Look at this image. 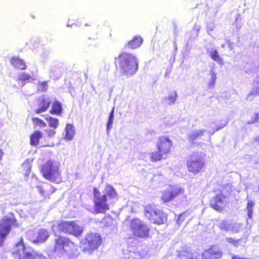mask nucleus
<instances>
[{
    "label": "nucleus",
    "mask_w": 259,
    "mask_h": 259,
    "mask_svg": "<svg viewBox=\"0 0 259 259\" xmlns=\"http://www.w3.org/2000/svg\"><path fill=\"white\" fill-rule=\"evenodd\" d=\"M102 243L101 236L97 233L88 234L80 242V247L83 251L92 253Z\"/></svg>",
    "instance_id": "nucleus-8"
},
{
    "label": "nucleus",
    "mask_w": 259,
    "mask_h": 259,
    "mask_svg": "<svg viewBox=\"0 0 259 259\" xmlns=\"http://www.w3.org/2000/svg\"><path fill=\"white\" fill-rule=\"evenodd\" d=\"M47 85L48 84L46 81L42 82L38 85V90L40 92H44L46 91Z\"/></svg>",
    "instance_id": "nucleus-39"
},
{
    "label": "nucleus",
    "mask_w": 259,
    "mask_h": 259,
    "mask_svg": "<svg viewBox=\"0 0 259 259\" xmlns=\"http://www.w3.org/2000/svg\"><path fill=\"white\" fill-rule=\"evenodd\" d=\"M166 154H163L162 153L159 152V150L158 152H153L151 154V159L152 161H156L160 160L162 158H165Z\"/></svg>",
    "instance_id": "nucleus-30"
},
{
    "label": "nucleus",
    "mask_w": 259,
    "mask_h": 259,
    "mask_svg": "<svg viewBox=\"0 0 259 259\" xmlns=\"http://www.w3.org/2000/svg\"><path fill=\"white\" fill-rule=\"evenodd\" d=\"M214 132H215V131L213 132L212 133L210 134V135L213 134Z\"/></svg>",
    "instance_id": "nucleus-52"
},
{
    "label": "nucleus",
    "mask_w": 259,
    "mask_h": 259,
    "mask_svg": "<svg viewBox=\"0 0 259 259\" xmlns=\"http://www.w3.org/2000/svg\"><path fill=\"white\" fill-rule=\"evenodd\" d=\"M214 65L215 64H213V65L211 66H210L211 69H212V70H213V68H214Z\"/></svg>",
    "instance_id": "nucleus-48"
},
{
    "label": "nucleus",
    "mask_w": 259,
    "mask_h": 259,
    "mask_svg": "<svg viewBox=\"0 0 259 259\" xmlns=\"http://www.w3.org/2000/svg\"><path fill=\"white\" fill-rule=\"evenodd\" d=\"M221 256L222 252L217 246H213L202 254L191 252L186 245L181 246L177 250V259H218Z\"/></svg>",
    "instance_id": "nucleus-1"
},
{
    "label": "nucleus",
    "mask_w": 259,
    "mask_h": 259,
    "mask_svg": "<svg viewBox=\"0 0 259 259\" xmlns=\"http://www.w3.org/2000/svg\"><path fill=\"white\" fill-rule=\"evenodd\" d=\"M184 215L185 214H181L180 215L177 219V222L179 224H181L184 220Z\"/></svg>",
    "instance_id": "nucleus-42"
},
{
    "label": "nucleus",
    "mask_w": 259,
    "mask_h": 259,
    "mask_svg": "<svg viewBox=\"0 0 259 259\" xmlns=\"http://www.w3.org/2000/svg\"><path fill=\"white\" fill-rule=\"evenodd\" d=\"M71 26V25H70V24L68 23V24H67V26H68V27H70V26Z\"/></svg>",
    "instance_id": "nucleus-51"
},
{
    "label": "nucleus",
    "mask_w": 259,
    "mask_h": 259,
    "mask_svg": "<svg viewBox=\"0 0 259 259\" xmlns=\"http://www.w3.org/2000/svg\"><path fill=\"white\" fill-rule=\"evenodd\" d=\"M16 253L19 259H31L36 257V253L30 248H26L23 242H19L16 246Z\"/></svg>",
    "instance_id": "nucleus-12"
},
{
    "label": "nucleus",
    "mask_w": 259,
    "mask_h": 259,
    "mask_svg": "<svg viewBox=\"0 0 259 259\" xmlns=\"http://www.w3.org/2000/svg\"><path fill=\"white\" fill-rule=\"evenodd\" d=\"M243 226V224L242 223H233L231 222L230 231L235 233H239L242 230Z\"/></svg>",
    "instance_id": "nucleus-31"
},
{
    "label": "nucleus",
    "mask_w": 259,
    "mask_h": 259,
    "mask_svg": "<svg viewBox=\"0 0 259 259\" xmlns=\"http://www.w3.org/2000/svg\"><path fill=\"white\" fill-rule=\"evenodd\" d=\"M171 145V141L167 137H160L157 142L158 149L163 154H166L168 153Z\"/></svg>",
    "instance_id": "nucleus-13"
},
{
    "label": "nucleus",
    "mask_w": 259,
    "mask_h": 259,
    "mask_svg": "<svg viewBox=\"0 0 259 259\" xmlns=\"http://www.w3.org/2000/svg\"><path fill=\"white\" fill-rule=\"evenodd\" d=\"M36 189L37 190V191L40 193V194L42 195V196H44L45 195V192L44 191L42 187H40V186H37L36 187Z\"/></svg>",
    "instance_id": "nucleus-44"
},
{
    "label": "nucleus",
    "mask_w": 259,
    "mask_h": 259,
    "mask_svg": "<svg viewBox=\"0 0 259 259\" xmlns=\"http://www.w3.org/2000/svg\"><path fill=\"white\" fill-rule=\"evenodd\" d=\"M114 108H113L111 111L110 112L109 114V116L108 117V122L106 125V132L107 134L108 135H109L110 130L111 129L112 127V124L113 123V120H114Z\"/></svg>",
    "instance_id": "nucleus-25"
},
{
    "label": "nucleus",
    "mask_w": 259,
    "mask_h": 259,
    "mask_svg": "<svg viewBox=\"0 0 259 259\" xmlns=\"http://www.w3.org/2000/svg\"><path fill=\"white\" fill-rule=\"evenodd\" d=\"M131 227L135 236L146 238L148 236L150 229L139 219H134L131 224Z\"/></svg>",
    "instance_id": "nucleus-11"
},
{
    "label": "nucleus",
    "mask_w": 259,
    "mask_h": 259,
    "mask_svg": "<svg viewBox=\"0 0 259 259\" xmlns=\"http://www.w3.org/2000/svg\"><path fill=\"white\" fill-rule=\"evenodd\" d=\"M259 95V74L256 76L254 83L253 88L252 91L248 94L247 99H249L250 96H256Z\"/></svg>",
    "instance_id": "nucleus-22"
},
{
    "label": "nucleus",
    "mask_w": 259,
    "mask_h": 259,
    "mask_svg": "<svg viewBox=\"0 0 259 259\" xmlns=\"http://www.w3.org/2000/svg\"><path fill=\"white\" fill-rule=\"evenodd\" d=\"M253 203L251 201H249L247 203V215L249 219H251L252 217V208Z\"/></svg>",
    "instance_id": "nucleus-36"
},
{
    "label": "nucleus",
    "mask_w": 259,
    "mask_h": 259,
    "mask_svg": "<svg viewBox=\"0 0 259 259\" xmlns=\"http://www.w3.org/2000/svg\"><path fill=\"white\" fill-rule=\"evenodd\" d=\"M62 111L61 104L57 100L53 102L50 113L52 114L60 115Z\"/></svg>",
    "instance_id": "nucleus-19"
},
{
    "label": "nucleus",
    "mask_w": 259,
    "mask_h": 259,
    "mask_svg": "<svg viewBox=\"0 0 259 259\" xmlns=\"http://www.w3.org/2000/svg\"><path fill=\"white\" fill-rule=\"evenodd\" d=\"M23 172L25 176H28L30 172L31 165L29 161L27 159L21 165Z\"/></svg>",
    "instance_id": "nucleus-32"
},
{
    "label": "nucleus",
    "mask_w": 259,
    "mask_h": 259,
    "mask_svg": "<svg viewBox=\"0 0 259 259\" xmlns=\"http://www.w3.org/2000/svg\"><path fill=\"white\" fill-rule=\"evenodd\" d=\"M187 164L188 170L196 175L203 170L204 160L201 154L193 152L188 156Z\"/></svg>",
    "instance_id": "nucleus-9"
},
{
    "label": "nucleus",
    "mask_w": 259,
    "mask_h": 259,
    "mask_svg": "<svg viewBox=\"0 0 259 259\" xmlns=\"http://www.w3.org/2000/svg\"><path fill=\"white\" fill-rule=\"evenodd\" d=\"M146 217L152 223L158 225L164 223L166 220V215L155 205L148 204L145 207Z\"/></svg>",
    "instance_id": "nucleus-6"
},
{
    "label": "nucleus",
    "mask_w": 259,
    "mask_h": 259,
    "mask_svg": "<svg viewBox=\"0 0 259 259\" xmlns=\"http://www.w3.org/2000/svg\"><path fill=\"white\" fill-rule=\"evenodd\" d=\"M232 259H250V258H248V257H240L238 255H233L232 256Z\"/></svg>",
    "instance_id": "nucleus-45"
},
{
    "label": "nucleus",
    "mask_w": 259,
    "mask_h": 259,
    "mask_svg": "<svg viewBox=\"0 0 259 259\" xmlns=\"http://www.w3.org/2000/svg\"><path fill=\"white\" fill-rule=\"evenodd\" d=\"M46 119L48 121V124L50 127H53L54 129L58 127L59 125V120L58 119L51 116H48L46 118Z\"/></svg>",
    "instance_id": "nucleus-33"
},
{
    "label": "nucleus",
    "mask_w": 259,
    "mask_h": 259,
    "mask_svg": "<svg viewBox=\"0 0 259 259\" xmlns=\"http://www.w3.org/2000/svg\"><path fill=\"white\" fill-rule=\"evenodd\" d=\"M225 197L222 194L217 195L210 201V206L218 211H221L225 206Z\"/></svg>",
    "instance_id": "nucleus-14"
},
{
    "label": "nucleus",
    "mask_w": 259,
    "mask_h": 259,
    "mask_svg": "<svg viewBox=\"0 0 259 259\" xmlns=\"http://www.w3.org/2000/svg\"><path fill=\"white\" fill-rule=\"evenodd\" d=\"M49 137L53 136L55 134V131L54 130L49 129L45 131Z\"/></svg>",
    "instance_id": "nucleus-43"
},
{
    "label": "nucleus",
    "mask_w": 259,
    "mask_h": 259,
    "mask_svg": "<svg viewBox=\"0 0 259 259\" xmlns=\"http://www.w3.org/2000/svg\"><path fill=\"white\" fill-rule=\"evenodd\" d=\"M16 220L13 213L5 216L0 221V246H2L13 225H16Z\"/></svg>",
    "instance_id": "nucleus-10"
},
{
    "label": "nucleus",
    "mask_w": 259,
    "mask_h": 259,
    "mask_svg": "<svg viewBox=\"0 0 259 259\" xmlns=\"http://www.w3.org/2000/svg\"><path fill=\"white\" fill-rule=\"evenodd\" d=\"M55 252L61 255L66 254L70 256H77L79 254L78 246L69 239L64 237L56 239Z\"/></svg>",
    "instance_id": "nucleus-4"
},
{
    "label": "nucleus",
    "mask_w": 259,
    "mask_h": 259,
    "mask_svg": "<svg viewBox=\"0 0 259 259\" xmlns=\"http://www.w3.org/2000/svg\"><path fill=\"white\" fill-rule=\"evenodd\" d=\"M31 76L26 72H22L19 75L18 79L21 81H28L29 80Z\"/></svg>",
    "instance_id": "nucleus-37"
},
{
    "label": "nucleus",
    "mask_w": 259,
    "mask_h": 259,
    "mask_svg": "<svg viewBox=\"0 0 259 259\" xmlns=\"http://www.w3.org/2000/svg\"><path fill=\"white\" fill-rule=\"evenodd\" d=\"M207 132L206 130H196L193 131L189 135V140L190 141H194L195 140L200 139L202 136Z\"/></svg>",
    "instance_id": "nucleus-20"
},
{
    "label": "nucleus",
    "mask_w": 259,
    "mask_h": 259,
    "mask_svg": "<svg viewBox=\"0 0 259 259\" xmlns=\"http://www.w3.org/2000/svg\"><path fill=\"white\" fill-rule=\"evenodd\" d=\"M85 25H87H87H89L88 24H87H87H85Z\"/></svg>",
    "instance_id": "nucleus-53"
},
{
    "label": "nucleus",
    "mask_w": 259,
    "mask_h": 259,
    "mask_svg": "<svg viewBox=\"0 0 259 259\" xmlns=\"http://www.w3.org/2000/svg\"><path fill=\"white\" fill-rule=\"evenodd\" d=\"M225 239L229 243L235 247H238L242 245V243H244L243 238L235 239L232 237H226Z\"/></svg>",
    "instance_id": "nucleus-28"
},
{
    "label": "nucleus",
    "mask_w": 259,
    "mask_h": 259,
    "mask_svg": "<svg viewBox=\"0 0 259 259\" xmlns=\"http://www.w3.org/2000/svg\"><path fill=\"white\" fill-rule=\"evenodd\" d=\"M48 54H49L48 52L46 53V56L45 57V58L48 56Z\"/></svg>",
    "instance_id": "nucleus-50"
},
{
    "label": "nucleus",
    "mask_w": 259,
    "mask_h": 259,
    "mask_svg": "<svg viewBox=\"0 0 259 259\" xmlns=\"http://www.w3.org/2000/svg\"><path fill=\"white\" fill-rule=\"evenodd\" d=\"M207 53L209 56L215 61L218 63H220L222 61V58L219 56L218 51L212 48L208 49L207 50Z\"/></svg>",
    "instance_id": "nucleus-29"
},
{
    "label": "nucleus",
    "mask_w": 259,
    "mask_h": 259,
    "mask_svg": "<svg viewBox=\"0 0 259 259\" xmlns=\"http://www.w3.org/2000/svg\"><path fill=\"white\" fill-rule=\"evenodd\" d=\"M217 226L221 229L225 231H228L230 230L231 222L225 220L218 221Z\"/></svg>",
    "instance_id": "nucleus-21"
},
{
    "label": "nucleus",
    "mask_w": 259,
    "mask_h": 259,
    "mask_svg": "<svg viewBox=\"0 0 259 259\" xmlns=\"http://www.w3.org/2000/svg\"><path fill=\"white\" fill-rule=\"evenodd\" d=\"M210 74H211V83L214 84L216 78V74L215 73V71L212 70V69L210 70Z\"/></svg>",
    "instance_id": "nucleus-41"
},
{
    "label": "nucleus",
    "mask_w": 259,
    "mask_h": 259,
    "mask_svg": "<svg viewBox=\"0 0 259 259\" xmlns=\"http://www.w3.org/2000/svg\"><path fill=\"white\" fill-rule=\"evenodd\" d=\"M37 255L39 259H45V256L44 255H43L42 254H37Z\"/></svg>",
    "instance_id": "nucleus-47"
},
{
    "label": "nucleus",
    "mask_w": 259,
    "mask_h": 259,
    "mask_svg": "<svg viewBox=\"0 0 259 259\" xmlns=\"http://www.w3.org/2000/svg\"><path fill=\"white\" fill-rule=\"evenodd\" d=\"M49 236V232L45 229L40 230L36 234V238L33 240L34 242H42L46 241Z\"/></svg>",
    "instance_id": "nucleus-16"
},
{
    "label": "nucleus",
    "mask_w": 259,
    "mask_h": 259,
    "mask_svg": "<svg viewBox=\"0 0 259 259\" xmlns=\"http://www.w3.org/2000/svg\"><path fill=\"white\" fill-rule=\"evenodd\" d=\"M225 45H224V44H223V45H222V46H221L222 48H225Z\"/></svg>",
    "instance_id": "nucleus-49"
},
{
    "label": "nucleus",
    "mask_w": 259,
    "mask_h": 259,
    "mask_svg": "<svg viewBox=\"0 0 259 259\" xmlns=\"http://www.w3.org/2000/svg\"><path fill=\"white\" fill-rule=\"evenodd\" d=\"M41 136L42 135L40 131H35L30 136V144L32 145L38 144Z\"/></svg>",
    "instance_id": "nucleus-26"
},
{
    "label": "nucleus",
    "mask_w": 259,
    "mask_h": 259,
    "mask_svg": "<svg viewBox=\"0 0 259 259\" xmlns=\"http://www.w3.org/2000/svg\"><path fill=\"white\" fill-rule=\"evenodd\" d=\"M168 188L175 198L179 194L183 193L184 192V189L179 185H175L174 186H170Z\"/></svg>",
    "instance_id": "nucleus-27"
},
{
    "label": "nucleus",
    "mask_w": 259,
    "mask_h": 259,
    "mask_svg": "<svg viewBox=\"0 0 259 259\" xmlns=\"http://www.w3.org/2000/svg\"><path fill=\"white\" fill-rule=\"evenodd\" d=\"M258 119V114H254L252 116H251L250 120H249L248 122V124H252L257 121Z\"/></svg>",
    "instance_id": "nucleus-40"
},
{
    "label": "nucleus",
    "mask_w": 259,
    "mask_h": 259,
    "mask_svg": "<svg viewBox=\"0 0 259 259\" xmlns=\"http://www.w3.org/2000/svg\"><path fill=\"white\" fill-rule=\"evenodd\" d=\"M11 63L14 66L21 70L25 69L26 68V65L24 60L17 57H13L11 59Z\"/></svg>",
    "instance_id": "nucleus-18"
},
{
    "label": "nucleus",
    "mask_w": 259,
    "mask_h": 259,
    "mask_svg": "<svg viewBox=\"0 0 259 259\" xmlns=\"http://www.w3.org/2000/svg\"><path fill=\"white\" fill-rule=\"evenodd\" d=\"M214 28H215V25H214V22H210L207 23V26H206V29H207V31L208 32V33L209 35H210V34L209 33V32L213 30Z\"/></svg>",
    "instance_id": "nucleus-38"
},
{
    "label": "nucleus",
    "mask_w": 259,
    "mask_h": 259,
    "mask_svg": "<svg viewBox=\"0 0 259 259\" xmlns=\"http://www.w3.org/2000/svg\"><path fill=\"white\" fill-rule=\"evenodd\" d=\"M162 199L164 202H168L175 199L168 188L166 191L163 192Z\"/></svg>",
    "instance_id": "nucleus-34"
},
{
    "label": "nucleus",
    "mask_w": 259,
    "mask_h": 259,
    "mask_svg": "<svg viewBox=\"0 0 259 259\" xmlns=\"http://www.w3.org/2000/svg\"><path fill=\"white\" fill-rule=\"evenodd\" d=\"M74 135V130L73 125L70 124H67L65 127V138L68 140L73 139Z\"/></svg>",
    "instance_id": "nucleus-23"
},
{
    "label": "nucleus",
    "mask_w": 259,
    "mask_h": 259,
    "mask_svg": "<svg viewBox=\"0 0 259 259\" xmlns=\"http://www.w3.org/2000/svg\"><path fill=\"white\" fill-rule=\"evenodd\" d=\"M227 123L226 122L221 123V124L215 130V131H217L221 128H222L223 127H224L226 125Z\"/></svg>",
    "instance_id": "nucleus-46"
},
{
    "label": "nucleus",
    "mask_w": 259,
    "mask_h": 259,
    "mask_svg": "<svg viewBox=\"0 0 259 259\" xmlns=\"http://www.w3.org/2000/svg\"><path fill=\"white\" fill-rule=\"evenodd\" d=\"M119 72L127 77L134 74L138 69L137 58L131 54H123L119 57Z\"/></svg>",
    "instance_id": "nucleus-3"
},
{
    "label": "nucleus",
    "mask_w": 259,
    "mask_h": 259,
    "mask_svg": "<svg viewBox=\"0 0 259 259\" xmlns=\"http://www.w3.org/2000/svg\"><path fill=\"white\" fill-rule=\"evenodd\" d=\"M51 100L49 98L44 96L40 97L38 101V108L34 110L36 114H40L48 110L51 104Z\"/></svg>",
    "instance_id": "nucleus-15"
},
{
    "label": "nucleus",
    "mask_w": 259,
    "mask_h": 259,
    "mask_svg": "<svg viewBox=\"0 0 259 259\" xmlns=\"http://www.w3.org/2000/svg\"><path fill=\"white\" fill-rule=\"evenodd\" d=\"M32 119L33 123L36 125H38L41 127H46L47 126L46 123L43 120L37 117L33 118Z\"/></svg>",
    "instance_id": "nucleus-35"
},
{
    "label": "nucleus",
    "mask_w": 259,
    "mask_h": 259,
    "mask_svg": "<svg viewBox=\"0 0 259 259\" xmlns=\"http://www.w3.org/2000/svg\"><path fill=\"white\" fill-rule=\"evenodd\" d=\"M94 201L96 213H104L109 209L107 203V197L114 198L117 194L115 189L110 185H107L105 189V194L102 195L96 188L94 189Z\"/></svg>",
    "instance_id": "nucleus-2"
},
{
    "label": "nucleus",
    "mask_w": 259,
    "mask_h": 259,
    "mask_svg": "<svg viewBox=\"0 0 259 259\" xmlns=\"http://www.w3.org/2000/svg\"><path fill=\"white\" fill-rule=\"evenodd\" d=\"M143 39L140 36H135L132 40L129 41L126 47L135 49L139 48L142 44Z\"/></svg>",
    "instance_id": "nucleus-17"
},
{
    "label": "nucleus",
    "mask_w": 259,
    "mask_h": 259,
    "mask_svg": "<svg viewBox=\"0 0 259 259\" xmlns=\"http://www.w3.org/2000/svg\"><path fill=\"white\" fill-rule=\"evenodd\" d=\"M58 165V162L56 161H48L41 169L43 176L50 181L59 183L61 178Z\"/></svg>",
    "instance_id": "nucleus-5"
},
{
    "label": "nucleus",
    "mask_w": 259,
    "mask_h": 259,
    "mask_svg": "<svg viewBox=\"0 0 259 259\" xmlns=\"http://www.w3.org/2000/svg\"><path fill=\"white\" fill-rule=\"evenodd\" d=\"M177 97L178 95L176 91L169 93L168 96L164 98V102L169 105L174 104L177 100Z\"/></svg>",
    "instance_id": "nucleus-24"
},
{
    "label": "nucleus",
    "mask_w": 259,
    "mask_h": 259,
    "mask_svg": "<svg viewBox=\"0 0 259 259\" xmlns=\"http://www.w3.org/2000/svg\"><path fill=\"white\" fill-rule=\"evenodd\" d=\"M52 230L55 232L56 236L58 235L56 230H59L60 231L65 233L72 234L75 237L79 236L83 231V228L78 226L76 223L73 221L63 222L58 225H53Z\"/></svg>",
    "instance_id": "nucleus-7"
}]
</instances>
